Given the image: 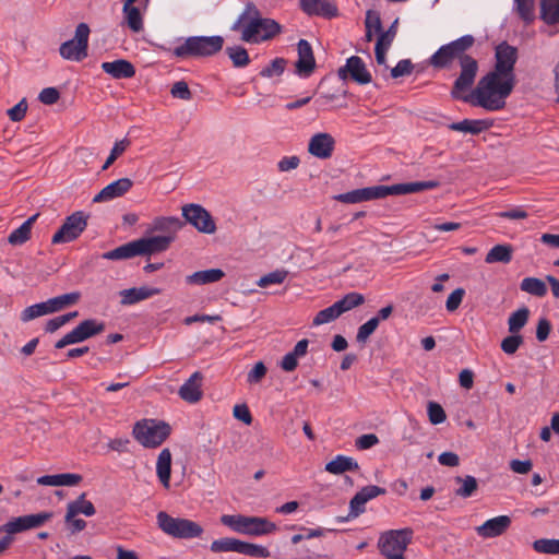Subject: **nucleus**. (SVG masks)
Instances as JSON below:
<instances>
[{
	"mask_svg": "<svg viewBox=\"0 0 559 559\" xmlns=\"http://www.w3.org/2000/svg\"><path fill=\"white\" fill-rule=\"evenodd\" d=\"M28 109V104L26 98H22L15 106L10 108L7 114L11 121L20 122L24 119Z\"/></svg>",
	"mask_w": 559,
	"mask_h": 559,
	"instance_id": "obj_57",
	"label": "nucleus"
},
{
	"mask_svg": "<svg viewBox=\"0 0 559 559\" xmlns=\"http://www.w3.org/2000/svg\"><path fill=\"white\" fill-rule=\"evenodd\" d=\"M455 481L461 484V486L455 490V495L461 498H468L473 496L478 488L477 479L471 475L465 477L457 476Z\"/></svg>",
	"mask_w": 559,
	"mask_h": 559,
	"instance_id": "obj_43",
	"label": "nucleus"
},
{
	"mask_svg": "<svg viewBox=\"0 0 559 559\" xmlns=\"http://www.w3.org/2000/svg\"><path fill=\"white\" fill-rule=\"evenodd\" d=\"M185 223L175 216H159L152 223V231H162L165 235H175L183 227Z\"/></svg>",
	"mask_w": 559,
	"mask_h": 559,
	"instance_id": "obj_27",
	"label": "nucleus"
},
{
	"mask_svg": "<svg viewBox=\"0 0 559 559\" xmlns=\"http://www.w3.org/2000/svg\"><path fill=\"white\" fill-rule=\"evenodd\" d=\"M489 123L486 120H472V119H464L459 122H452L449 124V129L453 131L464 132V133H471V134H478L483 132L484 130L488 129Z\"/></svg>",
	"mask_w": 559,
	"mask_h": 559,
	"instance_id": "obj_34",
	"label": "nucleus"
},
{
	"mask_svg": "<svg viewBox=\"0 0 559 559\" xmlns=\"http://www.w3.org/2000/svg\"><path fill=\"white\" fill-rule=\"evenodd\" d=\"M132 180L129 178H120L105 188H103L93 199V202H107L116 198L122 197L132 188Z\"/></svg>",
	"mask_w": 559,
	"mask_h": 559,
	"instance_id": "obj_20",
	"label": "nucleus"
},
{
	"mask_svg": "<svg viewBox=\"0 0 559 559\" xmlns=\"http://www.w3.org/2000/svg\"><path fill=\"white\" fill-rule=\"evenodd\" d=\"M495 66L492 70L515 76L514 67L518 60V49L507 41L499 44L495 49Z\"/></svg>",
	"mask_w": 559,
	"mask_h": 559,
	"instance_id": "obj_14",
	"label": "nucleus"
},
{
	"mask_svg": "<svg viewBox=\"0 0 559 559\" xmlns=\"http://www.w3.org/2000/svg\"><path fill=\"white\" fill-rule=\"evenodd\" d=\"M38 214L28 217L20 227L15 228L8 238V241L13 246L23 245L26 242L32 233V226L36 222Z\"/></svg>",
	"mask_w": 559,
	"mask_h": 559,
	"instance_id": "obj_31",
	"label": "nucleus"
},
{
	"mask_svg": "<svg viewBox=\"0 0 559 559\" xmlns=\"http://www.w3.org/2000/svg\"><path fill=\"white\" fill-rule=\"evenodd\" d=\"M130 142L127 139L115 142L109 156L103 165V170L107 169L129 146Z\"/></svg>",
	"mask_w": 559,
	"mask_h": 559,
	"instance_id": "obj_54",
	"label": "nucleus"
},
{
	"mask_svg": "<svg viewBox=\"0 0 559 559\" xmlns=\"http://www.w3.org/2000/svg\"><path fill=\"white\" fill-rule=\"evenodd\" d=\"M225 52L231 60L235 68H243L250 63V57L247 49L240 45L227 47Z\"/></svg>",
	"mask_w": 559,
	"mask_h": 559,
	"instance_id": "obj_40",
	"label": "nucleus"
},
{
	"mask_svg": "<svg viewBox=\"0 0 559 559\" xmlns=\"http://www.w3.org/2000/svg\"><path fill=\"white\" fill-rule=\"evenodd\" d=\"M86 493H81L75 500L67 504L68 519L84 514L85 516H93L96 513L94 504L85 499Z\"/></svg>",
	"mask_w": 559,
	"mask_h": 559,
	"instance_id": "obj_26",
	"label": "nucleus"
},
{
	"mask_svg": "<svg viewBox=\"0 0 559 559\" xmlns=\"http://www.w3.org/2000/svg\"><path fill=\"white\" fill-rule=\"evenodd\" d=\"M225 273L221 269H209L203 271H197L191 275H188L186 282L192 285H204L215 283L224 277Z\"/></svg>",
	"mask_w": 559,
	"mask_h": 559,
	"instance_id": "obj_30",
	"label": "nucleus"
},
{
	"mask_svg": "<svg viewBox=\"0 0 559 559\" xmlns=\"http://www.w3.org/2000/svg\"><path fill=\"white\" fill-rule=\"evenodd\" d=\"M386 492L385 488L369 485L362 487L349 501V511L348 514L344 518H338L340 522H348L358 518L366 511V503L378 496L384 495Z\"/></svg>",
	"mask_w": 559,
	"mask_h": 559,
	"instance_id": "obj_13",
	"label": "nucleus"
},
{
	"mask_svg": "<svg viewBox=\"0 0 559 559\" xmlns=\"http://www.w3.org/2000/svg\"><path fill=\"white\" fill-rule=\"evenodd\" d=\"M83 342L82 336L80 334V330L78 325L69 333H67L62 338L56 342L55 347L57 349L63 348L71 344H76Z\"/></svg>",
	"mask_w": 559,
	"mask_h": 559,
	"instance_id": "obj_60",
	"label": "nucleus"
},
{
	"mask_svg": "<svg viewBox=\"0 0 559 559\" xmlns=\"http://www.w3.org/2000/svg\"><path fill=\"white\" fill-rule=\"evenodd\" d=\"M512 247L510 245H496L486 254L485 262L491 263H509L512 260Z\"/></svg>",
	"mask_w": 559,
	"mask_h": 559,
	"instance_id": "obj_33",
	"label": "nucleus"
},
{
	"mask_svg": "<svg viewBox=\"0 0 559 559\" xmlns=\"http://www.w3.org/2000/svg\"><path fill=\"white\" fill-rule=\"evenodd\" d=\"M157 476L165 488H169L171 473V453L169 449H163L156 463Z\"/></svg>",
	"mask_w": 559,
	"mask_h": 559,
	"instance_id": "obj_29",
	"label": "nucleus"
},
{
	"mask_svg": "<svg viewBox=\"0 0 559 559\" xmlns=\"http://www.w3.org/2000/svg\"><path fill=\"white\" fill-rule=\"evenodd\" d=\"M396 24L397 20H395L392 25L386 31L378 32L379 36L376 45L384 48H390L395 36H396Z\"/></svg>",
	"mask_w": 559,
	"mask_h": 559,
	"instance_id": "obj_53",
	"label": "nucleus"
},
{
	"mask_svg": "<svg viewBox=\"0 0 559 559\" xmlns=\"http://www.w3.org/2000/svg\"><path fill=\"white\" fill-rule=\"evenodd\" d=\"M81 298L80 292H71L48 299L51 313L58 312L68 306L75 305Z\"/></svg>",
	"mask_w": 559,
	"mask_h": 559,
	"instance_id": "obj_36",
	"label": "nucleus"
},
{
	"mask_svg": "<svg viewBox=\"0 0 559 559\" xmlns=\"http://www.w3.org/2000/svg\"><path fill=\"white\" fill-rule=\"evenodd\" d=\"M221 522L236 533L253 537L272 534L277 528L276 524L266 518L242 514H225L221 518Z\"/></svg>",
	"mask_w": 559,
	"mask_h": 559,
	"instance_id": "obj_7",
	"label": "nucleus"
},
{
	"mask_svg": "<svg viewBox=\"0 0 559 559\" xmlns=\"http://www.w3.org/2000/svg\"><path fill=\"white\" fill-rule=\"evenodd\" d=\"M83 342L100 334L105 330V323L98 322L96 319H86L78 325Z\"/></svg>",
	"mask_w": 559,
	"mask_h": 559,
	"instance_id": "obj_42",
	"label": "nucleus"
},
{
	"mask_svg": "<svg viewBox=\"0 0 559 559\" xmlns=\"http://www.w3.org/2000/svg\"><path fill=\"white\" fill-rule=\"evenodd\" d=\"M473 35H464L455 40L442 45L431 57L430 64L435 68H447L457 59L461 72L453 83L451 97H460V92H468L473 86L478 72V62L466 51L474 45Z\"/></svg>",
	"mask_w": 559,
	"mask_h": 559,
	"instance_id": "obj_1",
	"label": "nucleus"
},
{
	"mask_svg": "<svg viewBox=\"0 0 559 559\" xmlns=\"http://www.w3.org/2000/svg\"><path fill=\"white\" fill-rule=\"evenodd\" d=\"M514 86L515 76L491 70L479 80L471 94L460 92V97L452 98L479 106L488 111H498L506 106V99Z\"/></svg>",
	"mask_w": 559,
	"mask_h": 559,
	"instance_id": "obj_2",
	"label": "nucleus"
},
{
	"mask_svg": "<svg viewBox=\"0 0 559 559\" xmlns=\"http://www.w3.org/2000/svg\"><path fill=\"white\" fill-rule=\"evenodd\" d=\"M439 187V181L427 180V181H415V182H403L392 186H373L360 189H355L345 193L335 195V200L355 204L370 200L383 199L389 195H404L411 193H417L425 190H431Z\"/></svg>",
	"mask_w": 559,
	"mask_h": 559,
	"instance_id": "obj_4",
	"label": "nucleus"
},
{
	"mask_svg": "<svg viewBox=\"0 0 559 559\" xmlns=\"http://www.w3.org/2000/svg\"><path fill=\"white\" fill-rule=\"evenodd\" d=\"M414 531L409 527L390 530L381 534L378 547L386 559H404L405 550L412 543Z\"/></svg>",
	"mask_w": 559,
	"mask_h": 559,
	"instance_id": "obj_8",
	"label": "nucleus"
},
{
	"mask_svg": "<svg viewBox=\"0 0 559 559\" xmlns=\"http://www.w3.org/2000/svg\"><path fill=\"white\" fill-rule=\"evenodd\" d=\"M540 16L549 25L559 22V0H540Z\"/></svg>",
	"mask_w": 559,
	"mask_h": 559,
	"instance_id": "obj_39",
	"label": "nucleus"
},
{
	"mask_svg": "<svg viewBox=\"0 0 559 559\" xmlns=\"http://www.w3.org/2000/svg\"><path fill=\"white\" fill-rule=\"evenodd\" d=\"M427 414L432 425L442 424L447 419V415L442 406L437 402H429L427 405Z\"/></svg>",
	"mask_w": 559,
	"mask_h": 559,
	"instance_id": "obj_52",
	"label": "nucleus"
},
{
	"mask_svg": "<svg viewBox=\"0 0 559 559\" xmlns=\"http://www.w3.org/2000/svg\"><path fill=\"white\" fill-rule=\"evenodd\" d=\"M82 480L80 474L63 473L56 475H44L37 479L43 486H75Z\"/></svg>",
	"mask_w": 559,
	"mask_h": 559,
	"instance_id": "obj_25",
	"label": "nucleus"
},
{
	"mask_svg": "<svg viewBox=\"0 0 559 559\" xmlns=\"http://www.w3.org/2000/svg\"><path fill=\"white\" fill-rule=\"evenodd\" d=\"M378 319L371 318L359 326L356 338L359 343H365L368 337L377 330Z\"/></svg>",
	"mask_w": 559,
	"mask_h": 559,
	"instance_id": "obj_56",
	"label": "nucleus"
},
{
	"mask_svg": "<svg viewBox=\"0 0 559 559\" xmlns=\"http://www.w3.org/2000/svg\"><path fill=\"white\" fill-rule=\"evenodd\" d=\"M158 528L171 538L193 539L202 536L204 530L195 521L186 518H175L166 511H159L156 515Z\"/></svg>",
	"mask_w": 559,
	"mask_h": 559,
	"instance_id": "obj_6",
	"label": "nucleus"
},
{
	"mask_svg": "<svg viewBox=\"0 0 559 559\" xmlns=\"http://www.w3.org/2000/svg\"><path fill=\"white\" fill-rule=\"evenodd\" d=\"M183 223H189L202 234H214L216 224L211 213L200 204L189 203L182 206Z\"/></svg>",
	"mask_w": 559,
	"mask_h": 559,
	"instance_id": "obj_11",
	"label": "nucleus"
},
{
	"mask_svg": "<svg viewBox=\"0 0 559 559\" xmlns=\"http://www.w3.org/2000/svg\"><path fill=\"white\" fill-rule=\"evenodd\" d=\"M170 430V426L165 421L143 419L134 425L132 433L144 448H157L168 438Z\"/></svg>",
	"mask_w": 559,
	"mask_h": 559,
	"instance_id": "obj_9",
	"label": "nucleus"
},
{
	"mask_svg": "<svg viewBox=\"0 0 559 559\" xmlns=\"http://www.w3.org/2000/svg\"><path fill=\"white\" fill-rule=\"evenodd\" d=\"M138 255H141L138 240H132L110 251L104 252L102 258L105 260L118 261L131 259Z\"/></svg>",
	"mask_w": 559,
	"mask_h": 559,
	"instance_id": "obj_24",
	"label": "nucleus"
},
{
	"mask_svg": "<svg viewBox=\"0 0 559 559\" xmlns=\"http://www.w3.org/2000/svg\"><path fill=\"white\" fill-rule=\"evenodd\" d=\"M203 376L200 371L193 372L190 378L180 386L179 396L189 403H197L202 397L201 381Z\"/></svg>",
	"mask_w": 559,
	"mask_h": 559,
	"instance_id": "obj_21",
	"label": "nucleus"
},
{
	"mask_svg": "<svg viewBox=\"0 0 559 559\" xmlns=\"http://www.w3.org/2000/svg\"><path fill=\"white\" fill-rule=\"evenodd\" d=\"M287 271L275 270L260 277L257 284L258 286L265 288L269 287L270 285L282 284L285 281Z\"/></svg>",
	"mask_w": 559,
	"mask_h": 559,
	"instance_id": "obj_49",
	"label": "nucleus"
},
{
	"mask_svg": "<svg viewBox=\"0 0 559 559\" xmlns=\"http://www.w3.org/2000/svg\"><path fill=\"white\" fill-rule=\"evenodd\" d=\"M242 540L233 537H223L212 542L210 549L212 552H238L240 554Z\"/></svg>",
	"mask_w": 559,
	"mask_h": 559,
	"instance_id": "obj_38",
	"label": "nucleus"
},
{
	"mask_svg": "<svg viewBox=\"0 0 559 559\" xmlns=\"http://www.w3.org/2000/svg\"><path fill=\"white\" fill-rule=\"evenodd\" d=\"M528 316L530 310L526 307L512 312L508 320L509 331L512 334L518 333L526 324Z\"/></svg>",
	"mask_w": 559,
	"mask_h": 559,
	"instance_id": "obj_45",
	"label": "nucleus"
},
{
	"mask_svg": "<svg viewBox=\"0 0 559 559\" xmlns=\"http://www.w3.org/2000/svg\"><path fill=\"white\" fill-rule=\"evenodd\" d=\"M337 15L338 8L335 0H317V16L331 20Z\"/></svg>",
	"mask_w": 559,
	"mask_h": 559,
	"instance_id": "obj_47",
	"label": "nucleus"
},
{
	"mask_svg": "<svg viewBox=\"0 0 559 559\" xmlns=\"http://www.w3.org/2000/svg\"><path fill=\"white\" fill-rule=\"evenodd\" d=\"M141 255H152L154 253L166 251L175 240V235H162L153 237H143L136 239Z\"/></svg>",
	"mask_w": 559,
	"mask_h": 559,
	"instance_id": "obj_18",
	"label": "nucleus"
},
{
	"mask_svg": "<svg viewBox=\"0 0 559 559\" xmlns=\"http://www.w3.org/2000/svg\"><path fill=\"white\" fill-rule=\"evenodd\" d=\"M170 94L175 98H179L182 100H190L192 98V93L185 81L176 82L170 90Z\"/></svg>",
	"mask_w": 559,
	"mask_h": 559,
	"instance_id": "obj_59",
	"label": "nucleus"
},
{
	"mask_svg": "<svg viewBox=\"0 0 559 559\" xmlns=\"http://www.w3.org/2000/svg\"><path fill=\"white\" fill-rule=\"evenodd\" d=\"M224 38L219 35L191 36L171 51L180 59L214 56L223 49Z\"/></svg>",
	"mask_w": 559,
	"mask_h": 559,
	"instance_id": "obj_5",
	"label": "nucleus"
},
{
	"mask_svg": "<svg viewBox=\"0 0 559 559\" xmlns=\"http://www.w3.org/2000/svg\"><path fill=\"white\" fill-rule=\"evenodd\" d=\"M365 301V297L360 293L352 292L346 294L342 299L335 301L337 308L340 309L341 313L343 314L346 311H349L360 305H362Z\"/></svg>",
	"mask_w": 559,
	"mask_h": 559,
	"instance_id": "obj_44",
	"label": "nucleus"
},
{
	"mask_svg": "<svg viewBox=\"0 0 559 559\" xmlns=\"http://www.w3.org/2000/svg\"><path fill=\"white\" fill-rule=\"evenodd\" d=\"M88 216L78 211L69 215L52 236V243H66L75 240L85 230Z\"/></svg>",
	"mask_w": 559,
	"mask_h": 559,
	"instance_id": "obj_12",
	"label": "nucleus"
},
{
	"mask_svg": "<svg viewBox=\"0 0 559 559\" xmlns=\"http://www.w3.org/2000/svg\"><path fill=\"white\" fill-rule=\"evenodd\" d=\"M413 71V63L409 59L400 60L394 68L391 69V76L397 79L409 75Z\"/></svg>",
	"mask_w": 559,
	"mask_h": 559,
	"instance_id": "obj_61",
	"label": "nucleus"
},
{
	"mask_svg": "<svg viewBox=\"0 0 559 559\" xmlns=\"http://www.w3.org/2000/svg\"><path fill=\"white\" fill-rule=\"evenodd\" d=\"M511 525V519L508 515H499L487 520L475 528L478 536L483 538H495L502 535Z\"/></svg>",
	"mask_w": 559,
	"mask_h": 559,
	"instance_id": "obj_19",
	"label": "nucleus"
},
{
	"mask_svg": "<svg viewBox=\"0 0 559 559\" xmlns=\"http://www.w3.org/2000/svg\"><path fill=\"white\" fill-rule=\"evenodd\" d=\"M534 0H514V9L520 17L525 22H531L534 17Z\"/></svg>",
	"mask_w": 559,
	"mask_h": 559,
	"instance_id": "obj_50",
	"label": "nucleus"
},
{
	"mask_svg": "<svg viewBox=\"0 0 559 559\" xmlns=\"http://www.w3.org/2000/svg\"><path fill=\"white\" fill-rule=\"evenodd\" d=\"M347 74L358 84H368L371 82V74L360 57L352 56L347 59L344 67L340 68L338 75L346 79Z\"/></svg>",
	"mask_w": 559,
	"mask_h": 559,
	"instance_id": "obj_17",
	"label": "nucleus"
},
{
	"mask_svg": "<svg viewBox=\"0 0 559 559\" xmlns=\"http://www.w3.org/2000/svg\"><path fill=\"white\" fill-rule=\"evenodd\" d=\"M51 313L48 300L26 307L20 316L22 322H28L38 317Z\"/></svg>",
	"mask_w": 559,
	"mask_h": 559,
	"instance_id": "obj_41",
	"label": "nucleus"
},
{
	"mask_svg": "<svg viewBox=\"0 0 559 559\" xmlns=\"http://www.w3.org/2000/svg\"><path fill=\"white\" fill-rule=\"evenodd\" d=\"M240 554L252 558H269L270 550L261 545L247 543L242 540Z\"/></svg>",
	"mask_w": 559,
	"mask_h": 559,
	"instance_id": "obj_48",
	"label": "nucleus"
},
{
	"mask_svg": "<svg viewBox=\"0 0 559 559\" xmlns=\"http://www.w3.org/2000/svg\"><path fill=\"white\" fill-rule=\"evenodd\" d=\"M90 26L86 23H80L75 28L74 38L61 44L59 48L60 56L63 59L72 61H82L87 57Z\"/></svg>",
	"mask_w": 559,
	"mask_h": 559,
	"instance_id": "obj_10",
	"label": "nucleus"
},
{
	"mask_svg": "<svg viewBox=\"0 0 559 559\" xmlns=\"http://www.w3.org/2000/svg\"><path fill=\"white\" fill-rule=\"evenodd\" d=\"M465 290L463 288L454 289L448 297L445 308L449 312L455 311L462 304Z\"/></svg>",
	"mask_w": 559,
	"mask_h": 559,
	"instance_id": "obj_63",
	"label": "nucleus"
},
{
	"mask_svg": "<svg viewBox=\"0 0 559 559\" xmlns=\"http://www.w3.org/2000/svg\"><path fill=\"white\" fill-rule=\"evenodd\" d=\"M265 374H266V367L262 361H259L248 372L247 381L249 383H258L264 378Z\"/></svg>",
	"mask_w": 559,
	"mask_h": 559,
	"instance_id": "obj_64",
	"label": "nucleus"
},
{
	"mask_svg": "<svg viewBox=\"0 0 559 559\" xmlns=\"http://www.w3.org/2000/svg\"><path fill=\"white\" fill-rule=\"evenodd\" d=\"M298 60L295 63V73L300 78H309L314 71V57L311 44L300 39L297 44Z\"/></svg>",
	"mask_w": 559,
	"mask_h": 559,
	"instance_id": "obj_16",
	"label": "nucleus"
},
{
	"mask_svg": "<svg viewBox=\"0 0 559 559\" xmlns=\"http://www.w3.org/2000/svg\"><path fill=\"white\" fill-rule=\"evenodd\" d=\"M520 289L535 297H544L547 294V286L544 281L537 277H525L520 283Z\"/></svg>",
	"mask_w": 559,
	"mask_h": 559,
	"instance_id": "obj_37",
	"label": "nucleus"
},
{
	"mask_svg": "<svg viewBox=\"0 0 559 559\" xmlns=\"http://www.w3.org/2000/svg\"><path fill=\"white\" fill-rule=\"evenodd\" d=\"M52 518L51 512H40L14 518L3 525V531L10 534H16L26 530L41 526Z\"/></svg>",
	"mask_w": 559,
	"mask_h": 559,
	"instance_id": "obj_15",
	"label": "nucleus"
},
{
	"mask_svg": "<svg viewBox=\"0 0 559 559\" xmlns=\"http://www.w3.org/2000/svg\"><path fill=\"white\" fill-rule=\"evenodd\" d=\"M522 343V336L513 334L502 340L501 349L508 355H513L519 349Z\"/></svg>",
	"mask_w": 559,
	"mask_h": 559,
	"instance_id": "obj_58",
	"label": "nucleus"
},
{
	"mask_svg": "<svg viewBox=\"0 0 559 559\" xmlns=\"http://www.w3.org/2000/svg\"><path fill=\"white\" fill-rule=\"evenodd\" d=\"M359 465L356 460L341 454L336 455L325 465V471L334 475H340L348 471H357Z\"/></svg>",
	"mask_w": 559,
	"mask_h": 559,
	"instance_id": "obj_28",
	"label": "nucleus"
},
{
	"mask_svg": "<svg viewBox=\"0 0 559 559\" xmlns=\"http://www.w3.org/2000/svg\"><path fill=\"white\" fill-rule=\"evenodd\" d=\"M60 98V93L56 87H45L38 94V100L45 105H53Z\"/></svg>",
	"mask_w": 559,
	"mask_h": 559,
	"instance_id": "obj_62",
	"label": "nucleus"
},
{
	"mask_svg": "<svg viewBox=\"0 0 559 559\" xmlns=\"http://www.w3.org/2000/svg\"><path fill=\"white\" fill-rule=\"evenodd\" d=\"M335 140L329 133H317V158H330L334 152Z\"/></svg>",
	"mask_w": 559,
	"mask_h": 559,
	"instance_id": "obj_35",
	"label": "nucleus"
},
{
	"mask_svg": "<svg viewBox=\"0 0 559 559\" xmlns=\"http://www.w3.org/2000/svg\"><path fill=\"white\" fill-rule=\"evenodd\" d=\"M286 67V60L284 58H275L269 66L263 68L260 75L263 78H272L281 75Z\"/></svg>",
	"mask_w": 559,
	"mask_h": 559,
	"instance_id": "obj_51",
	"label": "nucleus"
},
{
	"mask_svg": "<svg viewBox=\"0 0 559 559\" xmlns=\"http://www.w3.org/2000/svg\"><path fill=\"white\" fill-rule=\"evenodd\" d=\"M341 311L334 302L332 306L317 312V325L329 323L341 316Z\"/></svg>",
	"mask_w": 559,
	"mask_h": 559,
	"instance_id": "obj_55",
	"label": "nucleus"
},
{
	"mask_svg": "<svg viewBox=\"0 0 559 559\" xmlns=\"http://www.w3.org/2000/svg\"><path fill=\"white\" fill-rule=\"evenodd\" d=\"M122 13L128 27L133 33H140L143 31V15L138 7H135L134 4H123Z\"/></svg>",
	"mask_w": 559,
	"mask_h": 559,
	"instance_id": "obj_32",
	"label": "nucleus"
},
{
	"mask_svg": "<svg viewBox=\"0 0 559 559\" xmlns=\"http://www.w3.org/2000/svg\"><path fill=\"white\" fill-rule=\"evenodd\" d=\"M160 294V289L156 287H132L120 292V304L123 306L134 305L153 296Z\"/></svg>",
	"mask_w": 559,
	"mask_h": 559,
	"instance_id": "obj_23",
	"label": "nucleus"
},
{
	"mask_svg": "<svg viewBox=\"0 0 559 559\" xmlns=\"http://www.w3.org/2000/svg\"><path fill=\"white\" fill-rule=\"evenodd\" d=\"M230 31L238 33L243 43L259 45L274 39L283 27L274 19L263 16L260 9L249 1L230 25Z\"/></svg>",
	"mask_w": 559,
	"mask_h": 559,
	"instance_id": "obj_3",
	"label": "nucleus"
},
{
	"mask_svg": "<svg viewBox=\"0 0 559 559\" xmlns=\"http://www.w3.org/2000/svg\"><path fill=\"white\" fill-rule=\"evenodd\" d=\"M533 549L538 554L559 555V539L540 538L533 543Z\"/></svg>",
	"mask_w": 559,
	"mask_h": 559,
	"instance_id": "obj_46",
	"label": "nucleus"
},
{
	"mask_svg": "<svg viewBox=\"0 0 559 559\" xmlns=\"http://www.w3.org/2000/svg\"><path fill=\"white\" fill-rule=\"evenodd\" d=\"M102 70L116 80L131 79L135 75L134 66L126 59L103 62Z\"/></svg>",
	"mask_w": 559,
	"mask_h": 559,
	"instance_id": "obj_22",
	"label": "nucleus"
}]
</instances>
